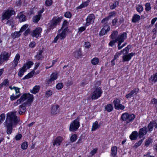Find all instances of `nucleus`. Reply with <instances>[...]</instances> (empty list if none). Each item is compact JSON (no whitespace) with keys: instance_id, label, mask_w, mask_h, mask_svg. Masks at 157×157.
Listing matches in <instances>:
<instances>
[{"instance_id":"8","label":"nucleus","mask_w":157,"mask_h":157,"mask_svg":"<svg viewBox=\"0 0 157 157\" xmlns=\"http://www.w3.org/2000/svg\"><path fill=\"white\" fill-rule=\"evenodd\" d=\"M63 18L62 17H54L50 22L49 27L53 28L56 27L58 23H59L61 22Z\"/></svg>"},{"instance_id":"7","label":"nucleus","mask_w":157,"mask_h":157,"mask_svg":"<svg viewBox=\"0 0 157 157\" xmlns=\"http://www.w3.org/2000/svg\"><path fill=\"white\" fill-rule=\"evenodd\" d=\"M11 56V53L4 52L0 55V63L2 64L8 61Z\"/></svg>"},{"instance_id":"52","label":"nucleus","mask_w":157,"mask_h":157,"mask_svg":"<svg viewBox=\"0 0 157 157\" xmlns=\"http://www.w3.org/2000/svg\"><path fill=\"white\" fill-rule=\"evenodd\" d=\"M52 4V0H46L45 2V5L46 6H50Z\"/></svg>"},{"instance_id":"16","label":"nucleus","mask_w":157,"mask_h":157,"mask_svg":"<svg viewBox=\"0 0 157 157\" xmlns=\"http://www.w3.org/2000/svg\"><path fill=\"white\" fill-rule=\"evenodd\" d=\"M147 128L146 126L140 128L138 134L139 136V138H142L143 136L145 135L147 133Z\"/></svg>"},{"instance_id":"46","label":"nucleus","mask_w":157,"mask_h":157,"mask_svg":"<svg viewBox=\"0 0 157 157\" xmlns=\"http://www.w3.org/2000/svg\"><path fill=\"white\" fill-rule=\"evenodd\" d=\"M77 139V136L76 134H73L70 137V140L72 142H75Z\"/></svg>"},{"instance_id":"38","label":"nucleus","mask_w":157,"mask_h":157,"mask_svg":"<svg viewBox=\"0 0 157 157\" xmlns=\"http://www.w3.org/2000/svg\"><path fill=\"white\" fill-rule=\"evenodd\" d=\"M99 62V59L97 58H94L91 60V63L94 65L98 64Z\"/></svg>"},{"instance_id":"39","label":"nucleus","mask_w":157,"mask_h":157,"mask_svg":"<svg viewBox=\"0 0 157 157\" xmlns=\"http://www.w3.org/2000/svg\"><path fill=\"white\" fill-rule=\"evenodd\" d=\"M33 62L31 61H29L26 64H25L24 65H25V68H26V67L27 66V69H29L30 68L31 66L33 65Z\"/></svg>"},{"instance_id":"30","label":"nucleus","mask_w":157,"mask_h":157,"mask_svg":"<svg viewBox=\"0 0 157 157\" xmlns=\"http://www.w3.org/2000/svg\"><path fill=\"white\" fill-rule=\"evenodd\" d=\"M43 52V51L42 50H40L37 53V54L35 56V57L37 60H40L43 58L42 53Z\"/></svg>"},{"instance_id":"23","label":"nucleus","mask_w":157,"mask_h":157,"mask_svg":"<svg viewBox=\"0 0 157 157\" xmlns=\"http://www.w3.org/2000/svg\"><path fill=\"white\" fill-rule=\"evenodd\" d=\"M50 77V78L49 79L48 81V84L56 80L57 78V75L56 74L53 73L51 75Z\"/></svg>"},{"instance_id":"5","label":"nucleus","mask_w":157,"mask_h":157,"mask_svg":"<svg viewBox=\"0 0 157 157\" xmlns=\"http://www.w3.org/2000/svg\"><path fill=\"white\" fill-rule=\"evenodd\" d=\"M135 117V116L134 114L125 113L122 114L121 119L122 121H126V123L128 124L134 120Z\"/></svg>"},{"instance_id":"58","label":"nucleus","mask_w":157,"mask_h":157,"mask_svg":"<svg viewBox=\"0 0 157 157\" xmlns=\"http://www.w3.org/2000/svg\"><path fill=\"white\" fill-rule=\"evenodd\" d=\"M52 94V92L51 90H48L46 92L45 96L47 98H48Z\"/></svg>"},{"instance_id":"25","label":"nucleus","mask_w":157,"mask_h":157,"mask_svg":"<svg viewBox=\"0 0 157 157\" xmlns=\"http://www.w3.org/2000/svg\"><path fill=\"white\" fill-rule=\"evenodd\" d=\"M113 109V105L111 104H108L105 106V109L109 112L112 111Z\"/></svg>"},{"instance_id":"24","label":"nucleus","mask_w":157,"mask_h":157,"mask_svg":"<svg viewBox=\"0 0 157 157\" xmlns=\"http://www.w3.org/2000/svg\"><path fill=\"white\" fill-rule=\"evenodd\" d=\"M40 89V86H35L33 88L32 90H30L31 93L35 94L38 92L39 90Z\"/></svg>"},{"instance_id":"40","label":"nucleus","mask_w":157,"mask_h":157,"mask_svg":"<svg viewBox=\"0 0 157 157\" xmlns=\"http://www.w3.org/2000/svg\"><path fill=\"white\" fill-rule=\"evenodd\" d=\"M119 3L118 1L114 2L113 5L110 6V9L112 10L115 9L118 5Z\"/></svg>"},{"instance_id":"54","label":"nucleus","mask_w":157,"mask_h":157,"mask_svg":"<svg viewBox=\"0 0 157 157\" xmlns=\"http://www.w3.org/2000/svg\"><path fill=\"white\" fill-rule=\"evenodd\" d=\"M145 10L147 11H149L151 9V7L150 6V4L149 3H147L145 4Z\"/></svg>"},{"instance_id":"1","label":"nucleus","mask_w":157,"mask_h":157,"mask_svg":"<svg viewBox=\"0 0 157 157\" xmlns=\"http://www.w3.org/2000/svg\"><path fill=\"white\" fill-rule=\"evenodd\" d=\"M17 111L10 112L7 114L6 118L4 123V127L6 128L7 134H10L13 131V126H16L20 121V119L16 115Z\"/></svg>"},{"instance_id":"14","label":"nucleus","mask_w":157,"mask_h":157,"mask_svg":"<svg viewBox=\"0 0 157 157\" xmlns=\"http://www.w3.org/2000/svg\"><path fill=\"white\" fill-rule=\"evenodd\" d=\"M135 55V53L132 52L128 54L124 55L122 56L123 61L124 62L129 61L131 59L132 57Z\"/></svg>"},{"instance_id":"11","label":"nucleus","mask_w":157,"mask_h":157,"mask_svg":"<svg viewBox=\"0 0 157 157\" xmlns=\"http://www.w3.org/2000/svg\"><path fill=\"white\" fill-rule=\"evenodd\" d=\"M95 18V16L94 14H90L86 19V25L88 26L91 23H93Z\"/></svg>"},{"instance_id":"48","label":"nucleus","mask_w":157,"mask_h":157,"mask_svg":"<svg viewBox=\"0 0 157 157\" xmlns=\"http://www.w3.org/2000/svg\"><path fill=\"white\" fill-rule=\"evenodd\" d=\"M5 114L4 113H2L0 115V125L5 119Z\"/></svg>"},{"instance_id":"61","label":"nucleus","mask_w":157,"mask_h":157,"mask_svg":"<svg viewBox=\"0 0 157 157\" xmlns=\"http://www.w3.org/2000/svg\"><path fill=\"white\" fill-rule=\"evenodd\" d=\"M64 16L67 18H70L71 17V14L69 12H66L64 14Z\"/></svg>"},{"instance_id":"6","label":"nucleus","mask_w":157,"mask_h":157,"mask_svg":"<svg viewBox=\"0 0 157 157\" xmlns=\"http://www.w3.org/2000/svg\"><path fill=\"white\" fill-rule=\"evenodd\" d=\"M80 117H77L76 119L72 121L70 124L69 130L70 131L74 132L76 131L80 126V123L79 121Z\"/></svg>"},{"instance_id":"18","label":"nucleus","mask_w":157,"mask_h":157,"mask_svg":"<svg viewBox=\"0 0 157 157\" xmlns=\"http://www.w3.org/2000/svg\"><path fill=\"white\" fill-rule=\"evenodd\" d=\"M67 32V28L66 27L63 29L61 33L57 35L59 36V39L60 40L64 39L66 36V33Z\"/></svg>"},{"instance_id":"63","label":"nucleus","mask_w":157,"mask_h":157,"mask_svg":"<svg viewBox=\"0 0 157 157\" xmlns=\"http://www.w3.org/2000/svg\"><path fill=\"white\" fill-rule=\"evenodd\" d=\"M117 41L116 40H112L109 43V45L111 46H113L115 43Z\"/></svg>"},{"instance_id":"59","label":"nucleus","mask_w":157,"mask_h":157,"mask_svg":"<svg viewBox=\"0 0 157 157\" xmlns=\"http://www.w3.org/2000/svg\"><path fill=\"white\" fill-rule=\"evenodd\" d=\"M63 85L62 83H59L56 85V88L58 90H60L63 88Z\"/></svg>"},{"instance_id":"32","label":"nucleus","mask_w":157,"mask_h":157,"mask_svg":"<svg viewBox=\"0 0 157 157\" xmlns=\"http://www.w3.org/2000/svg\"><path fill=\"white\" fill-rule=\"evenodd\" d=\"M21 35L20 31L15 32L14 33H12L11 34V37L15 39L16 38L18 37Z\"/></svg>"},{"instance_id":"42","label":"nucleus","mask_w":157,"mask_h":157,"mask_svg":"<svg viewBox=\"0 0 157 157\" xmlns=\"http://www.w3.org/2000/svg\"><path fill=\"white\" fill-rule=\"evenodd\" d=\"M143 140L144 139H141L136 143L134 145V147L135 148H136L140 146L143 142Z\"/></svg>"},{"instance_id":"50","label":"nucleus","mask_w":157,"mask_h":157,"mask_svg":"<svg viewBox=\"0 0 157 157\" xmlns=\"http://www.w3.org/2000/svg\"><path fill=\"white\" fill-rule=\"evenodd\" d=\"M102 29H104V30L106 31L107 32L110 30V28L108 24H104V27Z\"/></svg>"},{"instance_id":"9","label":"nucleus","mask_w":157,"mask_h":157,"mask_svg":"<svg viewBox=\"0 0 157 157\" xmlns=\"http://www.w3.org/2000/svg\"><path fill=\"white\" fill-rule=\"evenodd\" d=\"M115 108L117 110H123L125 108L124 105L120 103L121 101L119 99L115 98L113 101Z\"/></svg>"},{"instance_id":"10","label":"nucleus","mask_w":157,"mask_h":157,"mask_svg":"<svg viewBox=\"0 0 157 157\" xmlns=\"http://www.w3.org/2000/svg\"><path fill=\"white\" fill-rule=\"evenodd\" d=\"M15 13L14 11L12 10H8L3 13L2 19V20L5 19H9L11 16Z\"/></svg>"},{"instance_id":"27","label":"nucleus","mask_w":157,"mask_h":157,"mask_svg":"<svg viewBox=\"0 0 157 157\" xmlns=\"http://www.w3.org/2000/svg\"><path fill=\"white\" fill-rule=\"evenodd\" d=\"M140 19V16L137 14H135L133 16L132 20V22L136 23Z\"/></svg>"},{"instance_id":"45","label":"nucleus","mask_w":157,"mask_h":157,"mask_svg":"<svg viewBox=\"0 0 157 157\" xmlns=\"http://www.w3.org/2000/svg\"><path fill=\"white\" fill-rule=\"evenodd\" d=\"M110 19L108 16L104 18L101 21V23H104L105 24H108V20Z\"/></svg>"},{"instance_id":"57","label":"nucleus","mask_w":157,"mask_h":157,"mask_svg":"<svg viewBox=\"0 0 157 157\" xmlns=\"http://www.w3.org/2000/svg\"><path fill=\"white\" fill-rule=\"evenodd\" d=\"M151 141L152 139L151 138L148 139L146 141L145 146L146 147L148 146L151 143Z\"/></svg>"},{"instance_id":"44","label":"nucleus","mask_w":157,"mask_h":157,"mask_svg":"<svg viewBox=\"0 0 157 157\" xmlns=\"http://www.w3.org/2000/svg\"><path fill=\"white\" fill-rule=\"evenodd\" d=\"M136 9L138 12L140 13L143 11V8L141 5H139L137 6Z\"/></svg>"},{"instance_id":"29","label":"nucleus","mask_w":157,"mask_h":157,"mask_svg":"<svg viewBox=\"0 0 157 157\" xmlns=\"http://www.w3.org/2000/svg\"><path fill=\"white\" fill-rule=\"evenodd\" d=\"M111 155L115 157L117 153V148L116 146H113L112 147L111 149Z\"/></svg>"},{"instance_id":"20","label":"nucleus","mask_w":157,"mask_h":157,"mask_svg":"<svg viewBox=\"0 0 157 157\" xmlns=\"http://www.w3.org/2000/svg\"><path fill=\"white\" fill-rule=\"evenodd\" d=\"M25 65H24L23 66L19 69V71L18 73V76L21 77L24 75V73L26 71L27 69L25 68Z\"/></svg>"},{"instance_id":"55","label":"nucleus","mask_w":157,"mask_h":157,"mask_svg":"<svg viewBox=\"0 0 157 157\" xmlns=\"http://www.w3.org/2000/svg\"><path fill=\"white\" fill-rule=\"evenodd\" d=\"M28 27V25L27 24H25L23 25L20 29L19 31L20 32H22L25 30Z\"/></svg>"},{"instance_id":"26","label":"nucleus","mask_w":157,"mask_h":157,"mask_svg":"<svg viewBox=\"0 0 157 157\" xmlns=\"http://www.w3.org/2000/svg\"><path fill=\"white\" fill-rule=\"evenodd\" d=\"M34 72L35 71L34 70H33L30 73H29L27 75H26L24 77H23L22 78V79L25 80V79H28L31 78L33 76Z\"/></svg>"},{"instance_id":"22","label":"nucleus","mask_w":157,"mask_h":157,"mask_svg":"<svg viewBox=\"0 0 157 157\" xmlns=\"http://www.w3.org/2000/svg\"><path fill=\"white\" fill-rule=\"evenodd\" d=\"M74 57L77 59H79L82 56V53L80 50H78L73 53Z\"/></svg>"},{"instance_id":"34","label":"nucleus","mask_w":157,"mask_h":157,"mask_svg":"<svg viewBox=\"0 0 157 157\" xmlns=\"http://www.w3.org/2000/svg\"><path fill=\"white\" fill-rule=\"evenodd\" d=\"M41 15L38 14L33 17V22L34 23H37L40 18Z\"/></svg>"},{"instance_id":"64","label":"nucleus","mask_w":157,"mask_h":157,"mask_svg":"<svg viewBox=\"0 0 157 157\" xmlns=\"http://www.w3.org/2000/svg\"><path fill=\"white\" fill-rule=\"evenodd\" d=\"M22 137V135L21 134H19L16 136L15 138L17 140H19Z\"/></svg>"},{"instance_id":"3","label":"nucleus","mask_w":157,"mask_h":157,"mask_svg":"<svg viewBox=\"0 0 157 157\" xmlns=\"http://www.w3.org/2000/svg\"><path fill=\"white\" fill-rule=\"evenodd\" d=\"M127 34L126 33H123L119 35L115 39L118 42V49H121L126 45V44L124 43L122 46H121L122 43L126 38Z\"/></svg>"},{"instance_id":"4","label":"nucleus","mask_w":157,"mask_h":157,"mask_svg":"<svg viewBox=\"0 0 157 157\" xmlns=\"http://www.w3.org/2000/svg\"><path fill=\"white\" fill-rule=\"evenodd\" d=\"M103 93L100 87L95 86L92 93L91 98L92 100H96L100 98Z\"/></svg>"},{"instance_id":"62","label":"nucleus","mask_w":157,"mask_h":157,"mask_svg":"<svg viewBox=\"0 0 157 157\" xmlns=\"http://www.w3.org/2000/svg\"><path fill=\"white\" fill-rule=\"evenodd\" d=\"M107 32L104 29H102L99 33V35L100 36H102L107 33Z\"/></svg>"},{"instance_id":"21","label":"nucleus","mask_w":157,"mask_h":157,"mask_svg":"<svg viewBox=\"0 0 157 157\" xmlns=\"http://www.w3.org/2000/svg\"><path fill=\"white\" fill-rule=\"evenodd\" d=\"M138 134L137 131L133 132L129 136V138L131 140H136L138 137Z\"/></svg>"},{"instance_id":"49","label":"nucleus","mask_w":157,"mask_h":157,"mask_svg":"<svg viewBox=\"0 0 157 157\" xmlns=\"http://www.w3.org/2000/svg\"><path fill=\"white\" fill-rule=\"evenodd\" d=\"M150 79H151V81L155 82H157V73L155 74L153 76H151L150 78Z\"/></svg>"},{"instance_id":"33","label":"nucleus","mask_w":157,"mask_h":157,"mask_svg":"<svg viewBox=\"0 0 157 157\" xmlns=\"http://www.w3.org/2000/svg\"><path fill=\"white\" fill-rule=\"evenodd\" d=\"M90 2L89 0H88L86 2H84L79 6L77 7V9H79L87 6L88 5V3Z\"/></svg>"},{"instance_id":"60","label":"nucleus","mask_w":157,"mask_h":157,"mask_svg":"<svg viewBox=\"0 0 157 157\" xmlns=\"http://www.w3.org/2000/svg\"><path fill=\"white\" fill-rule=\"evenodd\" d=\"M151 103L155 105L156 108H157V99L155 98L152 99L151 100Z\"/></svg>"},{"instance_id":"12","label":"nucleus","mask_w":157,"mask_h":157,"mask_svg":"<svg viewBox=\"0 0 157 157\" xmlns=\"http://www.w3.org/2000/svg\"><path fill=\"white\" fill-rule=\"evenodd\" d=\"M42 31L41 28L39 27L36 28L31 33V35L33 37H38L39 36H41L40 33Z\"/></svg>"},{"instance_id":"28","label":"nucleus","mask_w":157,"mask_h":157,"mask_svg":"<svg viewBox=\"0 0 157 157\" xmlns=\"http://www.w3.org/2000/svg\"><path fill=\"white\" fill-rule=\"evenodd\" d=\"M20 58V56L18 54H17L14 59L13 61V63L15 64L14 67H17V66L18 61H19Z\"/></svg>"},{"instance_id":"31","label":"nucleus","mask_w":157,"mask_h":157,"mask_svg":"<svg viewBox=\"0 0 157 157\" xmlns=\"http://www.w3.org/2000/svg\"><path fill=\"white\" fill-rule=\"evenodd\" d=\"M99 125L98 124V122L96 121L93 123L91 130L92 131H95L96 130L99 128Z\"/></svg>"},{"instance_id":"36","label":"nucleus","mask_w":157,"mask_h":157,"mask_svg":"<svg viewBox=\"0 0 157 157\" xmlns=\"http://www.w3.org/2000/svg\"><path fill=\"white\" fill-rule=\"evenodd\" d=\"M118 34V32L117 31H114L110 35V37L113 40H114L117 38Z\"/></svg>"},{"instance_id":"47","label":"nucleus","mask_w":157,"mask_h":157,"mask_svg":"<svg viewBox=\"0 0 157 157\" xmlns=\"http://www.w3.org/2000/svg\"><path fill=\"white\" fill-rule=\"evenodd\" d=\"M28 147V144L27 142H25L23 143L21 145V148L23 150L26 149Z\"/></svg>"},{"instance_id":"19","label":"nucleus","mask_w":157,"mask_h":157,"mask_svg":"<svg viewBox=\"0 0 157 157\" xmlns=\"http://www.w3.org/2000/svg\"><path fill=\"white\" fill-rule=\"evenodd\" d=\"M62 137L60 136L57 137L53 143V145L54 146L56 145L57 146H59L62 142Z\"/></svg>"},{"instance_id":"56","label":"nucleus","mask_w":157,"mask_h":157,"mask_svg":"<svg viewBox=\"0 0 157 157\" xmlns=\"http://www.w3.org/2000/svg\"><path fill=\"white\" fill-rule=\"evenodd\" d=\"M9 82L7 79H5L1 83L2 85L5 86H8L9 84Z\"/></svg>"},{"instance_id":"41","label":"nucleus","mask_w":157,"mask_h":157,"mask_svg":"<svg viewBox=\"0 0 157 157\" xmlns=\"http://www.w3.org/2000/svg\"><path fill=\"white\" fill-rule=\"evenodd\" d=\"M20 94H17L16 96H14L13 94L11 95L10 97V99L11 101L14 100L19 97L20 96Z\"/></svg>"},{"instance_id":"43","label":"nucleus","mask_w":157,"mask_h":157,"mask_svg":"<svg viewBox=\"0 0 157 157\" xmlns=\"http://www.w3.org/2000/svg\"><path fill=\"white\" fill-rule=\"evenodd\" d=\"M154 123V122H151L148 124L147 128L148 129L149 131H151L153 130V124Z\"/></svg>"},{"instance_id":"35","label":"nucleus","mask_w":157,"mask_h":157,"mask_svg":"<svg viewBox=\"0 0 157 157\" xmlns=\"http://www.w3.org/2000/svg\"><path fill=\"white\" fill-rule=\"evenodd\" d=\"M14 21L11 20H8L6 23V24L9 26H11L12 29L14 26Z\"/></svg>"},{"instance_id":"2","label":"nucleus","mask_w":157,"mask_h":157,"mask_svg":"<svg viewBox=\"0 0 157 157\" xmlns=\"http://www.w3.org/2000/svg\"><path fill=\"white\" fill-rule=\"evenodd\" d=\"M33 94L29 93H24L21 96L20 99L14 103L13 105L17 106L26 100H27V102L31 103L33 102Z\"/></svg>"},{"instance_id":"51","label":"nucleus","mask_w":157,"mask_h":157,"mask_svg":"<svg viewBox=\"0 0 157 157\" xmlns=\"http://www.w3.org/2000/svg\"><path fill=\"white\" fill-rule=\"evenodd\" d=\"M19 19L20 21L21 22L25 21L26 20V16L25 15L23 14L21 15L20 16Z\"/></svg>"},{"instance_id":"13","label":"nucleus","mask_w":157,"mask_h":157,"mask_svg":"<svg viewBox=\"0 0 157 157\" xmlns=\"http://www.w3.org/2000/svg\"><path fill=\"white\" fill-rule=\"evenodd\" d=\"M139 89L138 88H134L133 90L131 91L128 94L126 95L125 97L127 98H131L134 97V95H136L139 92Z\"/></svg>"},{"instance_id":"15","label":"nucleus","mask_w":157,"mask_h":157,"mask_svg":"<svg viewBox=\"0 0 157 157\" xmlns=\"http://www.w3.org/2000/svg\"><path fill=\"white\" fill-rule=\"evenodd\" d=\"M27 104L26 102H25L20 105L19 108L18 113L20 115H21L23 113H25L26 109L25 106Z\"/></svg>"},{"instance_id":"53","label":"nucleus","mask_w":157,"mask_h":157,"mask_svg":"<svg viewBox=\"0 0 157 157\" xmlns=\"http://www.w3.org/2000/svg\"><path fill=\"white\" fill-rule=\"evenodd\" d=\"M67 22H68L66 20H65L64 21L63 23L61 29L59 30V32H60L61 30H63V28L64 27L67 26Z\"/></svg>"},{"instance_id":"17","label":"nucleus","mask_w":157,"mask_h":157,"mask_svg":"<svg viewBox=\"0 0 157 157\" xmlns=\"http://www.w3.org/2000/svg\"><path fill=\"white\" fill-rule=\"evenodd\" d=\"M59 106L58 105H54L51 107V113L52 115H55L59 113Z\"/></svg>"},{"instance_id":"37","label":"nucleus","mask_w":157,"mask_h":157,"mask_svg":"<svg viewBox=\"0 0 157 157\" xmlns=\"http://www.w3.org/2000/svg\"><path fill=\"white\" fill-rule=\"evenodd\" d=\"M128 50H122L120 52H117L114 56V59H116L121 54V52H123L124 51H125L126 53H128Z\"/></svg>"}]
</instances>
